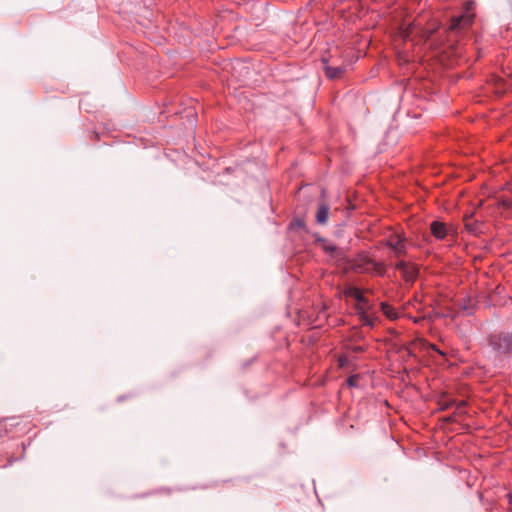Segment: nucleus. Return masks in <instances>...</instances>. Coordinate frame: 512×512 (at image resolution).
<instances>
[{
    "label": "nucleus",
    "mask_w": 512,
    "mask_h": 512,
    "mask_svg": "<svg viewBox=\"0 0 512 512\" xmlns=\"http://www.w3.org/2000/svg\"><path fill=\"white\" fill-rule=\"evenodd\" d=\"M489 345L492 348L495 360H500L512 355V334L500 333L489 337Z\"/></svg>",
    "instance_id": "1"
},
{
    "label": "nucleus",
    "mask_w": 512,
    "mask_h": 512,
    "mask_svg": "<svg viewBox=\"0 0 512 512\" xmlns=\"http://www.w3.org/2000/svg\"><path fill=\"white\" fill-rule=\"evenodd\" d=\"M406 238L398 233L391 234L385 241V245L392 249L397 258L406 254Z\"/></svg>",
    "instance_id": "2"
},
{
    "label": "nucleus",
    "mask_w": 512,
    "mask_h": 512,
    "mask_svg": "<svg viewBox=\"0 0 512 512\" xmlns=\"http://www.w3.org/2000/svg\"><path fill=\"white\" fill-rule=\"evenodd\" d=\"M395 268L402 272V276L406 281L412 282L417 277L418 269L411 263L398 261Z\"/></svg>",
    "instance_id": "3"
},
{
    "label": "nucleus",
    "mask_w": 512,
    "mask_h": 512,
    "mask_svg": "<svg viewBox=\"0 0 512 512\" xmlns=\"http://www.w3.org/2000/svg\"><path fill=\"white\" fill-rule=\"evenodd\" d=\"M471 22L472 18L470 16H455L451 19L449 29L451 31L461 30L469 26Z\"/></svg>",
    "instance_id": "4"
},
{
    "label": "nucleus",
    "mask_w": 512,
    "mask_h": 512,
    "mask_svg": "<svg viewBox=\"0 0 512 512\" xmlns=\"http://www.w3.org/2000/svg\"><path fill=\"white\" fill-rule=\"evenodd\" d=\"M330 208L326 202H320L315 214L316 222L320 225H325L328 221Z\"/></svg>",
    "instance_id": "5"
},
{
    "label": "nucleus",
    "mask_w": 512,
    "mask_h": 512,
    "mask_svg": "<svg viewBox=\"0 0 512 512\" xmlns=\"http://www.w3.org/2000/svg\"><path fill=\"white\" fill-rule=\"evenodd\" d=\"M430 230L434 237L437 239H444L447 235V229L444 223L434 221L430 224Z\"/></svg>",
    "instance_id": "6"
},
{
    "label": "nucleus",
    "mask_w": 512,
    "mask_h": 512,
    "mask_svg": "<svg viewBox=\"0 0 512 512\" xmlns=\"http://www.w3.org/2000/svg\"><path fill=\"white\" fill-rule=\"evenodd\" d=\"M326 76L330 79H337L339 78L342 73L343 69L340 67H326L325 68Z\"/></svg>",
    "instance_id": "7"
},
{
    "label": "nucleus",
    "mask_w": 512,
    "mask_h": 512,
    "mask_svg": "<svg viewBox=\"0 0 512 512\" xmlns=\"http://www.w3.org/2000/svg\"><path fill=\"white\" fill-rule=\"evenodd\" d=\"M347 294L354 298L358 303H362V302H365V298L361 292V290H359L358 288L356 287H350L347 291Z\"/></svg>",
    "instance_id": "8"
},
{
    "label": "nucleus",
    "mask_w": 512,
    "mask_h": 512,
    "mask_svg": "<svg viewBox=\"0 0 512 512\" xmlns=\"http://www.w3.org/2000/svg\"><path fill=\"white\" fill-rule=\"evenodd\" d=\"M381 310L382 312L390 319H396L397 318V312L394 308H392L390 305L386 303L381 304Z\"/></svg>",
    "instance_id": "9"
},
{
    "label": "nucleus",
    "mask_w": 512,
    "mask_h": 512,
    "mask_svg": "<svg viewBox=\"0 0 512 512\" xmlns=\"http://www.w3.org/2000/svg\"><path fill=\"white\" fill-rule=\"evenodd\" d=\"M365 263L372 266V269L379 275H382L385 271V267L377 262H374L370 259H365Z\"/></svg>",
    "instance_id": "10"
},
{
    "label": "nucleus",
    "mask_w": 512,
    "mask_h": 512,
    "mask_svg": "<svg viewBox=\"0 0 512 512\" xmlns=\"http://www.w3.org/2000/svg\"><path fill=\"white\" fill-rule=\"evenodd\" d=\"M291 225L293 227L302 228V227H304V221L301 219H296Z\"/></svg>",
    "instance_id": "11"
},
{
    "label": "nucleus",
    "mask_w": 512,
    "mask_h": 512,
    "mask_svg": "<svg viewBox=\"0 0 512 512\" xmlns=\"http://www.w3.org/2000/svg\"><path fill=\"white\" fill-rule=\"evenodd\" d=\"M348 384H349L350 386H354V385L356 384V378H355V377H353V376H352V377H349V379H348Z\"/></svg>",
    "instance_id": "12"
},
{
    "label": "nucleus",
    "mask_w": 512,
    "mask_h": 512,
    "mask_svg": "<svg viewBox=\"0 0 512 512\" xmlns=\"http://www.w3.org/2000/svg\"><path fill=\"white\" fill-rule=\"evenodd\" d=\"M465 407V402L464 401H461L458 406H457V409L461 412L462 409Z\"/></svg>",
    "instance_id": "13"
},
{
    "label": "nucleus",
    "mask_w": 512,
    "mask_h": 512,
    "mask_svg": "<svg viewBox=\"0 0 512 512\" xmlns=\"http://www.w3.org/2000/svg\"><path fill=\"white\" fill-rule=\"evenodd\" d=\"M503 205L507 208H510L511 205H512V202L511 201H503Z\"/></svg>",
    "instance_id": "14"
},
{
    "label": "nucleus",
    "mask_w": 512,
    "mask_h": 512,
    "mask_svg": "<svg viewBox=\"0 0 512 512\" xmlns=\"http://www.w3.org/2000/svg\"><path fill=\"white\" fill-rule=\"evenodd\" d=\"M362 350H363V348H362L361 346H355V347L353 348V351H354V352H361Z\"/></svg>",
    "instance_id": "15"
},
{
    "label": "nucleus",
    "mask_w": 512,
    "mask_h": 512,
    "mask_svg": "<svg viewBox=\"0 0 512 512\" xmlns=\"http://www.w3.org/2000/svg\"><path fill=\"white\" fill-rule=\"evenodd\" d=\"M469 220H470V217L465 218V221H466V227L470 229L469 224H468V221H469Z\"/></svg>",
    "instance_id": "16"
},
{
    "label": "nucleus",
    "mask_w": 512,
    "mask_h": 512,
    "mask_svg": "<svg viewBox=\"0 0 512 512\" xmlns=\"http://www.w3.org/2000/svg\"><path fill=\"white\" fill-rule=\"evenodd\" d=\"M325 249H326V250H328V251H332V250H334V248H333V247H329V246L325 247Z\"/></svg>",
    "instance_id": "17"
},
{
    "label": "nucleus",
    "mask_w": 512,
    "mask_h": 512,
    "mask_svg": "<svg viewBox=\"0 0 512 512\" xmlns=\"http://www.w3.org/2000/svg\"><path fill=\"white\" fill-rule=\"evenodd\" d=\"M366 324L371 326V325H372V322L367 320V321H366Z\"/></svg>",
    "instance_id": "18"
}]
</instances>
